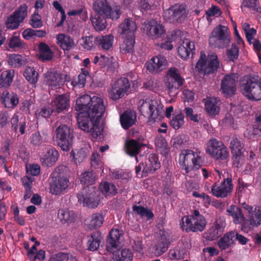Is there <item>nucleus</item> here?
<instances>
[{"label":"nucleus","instance_id":"4d7b16f0","mask_svg":"<svg viewBox=\"0 0 261 261\" xmlns=\"http://www.w3.org/2000/svg\"><path fill=\"white\" fill-rule=\"evenodd\" d=\"M247 98L253 101L261 100V78L253 88L252 91L249 93Z\"/></svg>","mask_w":261,"mask_h":261},{"label":"nucleus","instance_id":"2f4dec72","mask_svg":"<svg viewBox=\"0 0 261 261\" xmlns=\"http://www.w3.org/2000/svg\"><path fill=\"white\" fill-rule=\"evenodd\" d=\"M57 43L64 50H69L75 46L73 39L70 36L59 34L56 37Z\"/></svg>","mask_w":261,"mask_h":261},{"label":"nucleus","instance_id":"9d476101","mask_svg":"<svg viewBox=\"0 0 261 261\" xmlns=\"http://www.w3.org/2000/svg\"><path fill=\"white\" fill-rule=\"evenodd\" d=\"M78 201L90 208H95L98 204V194L94 188H84L77 194Z\"/></svg>","mask_w":261,"mask_h":261},{"label":"nucleus","instance_id":"6ab92c4d","mask_svg":"<svg viewBox=\"0 0 261 261\" xmlns=\"http://www.w3.org/2000/svg\"><path fill=\"white\" fill-rule=\"evenodd\" d=\"M64 74L58 72L54 69H50L45 74L44 81L47 85L53 89L60 87L65 81Z\"/></svg>","mask_w":261,"mask_h":261},{"label":"nucleus","instance_id":"f3484780","mask_svg":"<svg viewBox=\"0 0 261 261\" xmlns=\"http://www.w3.org/2000/svg\"><path fill=\"white\" fill-rule=\"evenodd\" d=\"M260 79L258 75L250 74L244 76L240 80V88L241 92L247 98Z\"/></svg>","mask_w":261,"mask_h":261},{"label":"nucleus","instance_id":"ddd939ff","mask_svg":"<svg viewBox=\"0 0 261 261\" xmlns=\"http://www.w3.org/2000/svg\"><path fill=\"white\" fill-rule=\"evenodd\" d=\"M186 10L182 5L171 6L164 12V17L170 22H181L187 17Z\"/></svg>","mask_w":261,"mask_h":261},{"label":"nucleus","instance_id":"ea45409f","mask_svg":"<svg viewBox=\"0 0 261 261\" xmlns=\"http://www.w3.org/2000/svg\"><path fill=\"white\" fill-rule=\"evenodd\" d=\"M220 63L216 54H213L208 56L207 60L206 74H210L217 71Z\"/></svg>","mask_w":261,"mask_h":261},{"label":"nucleus","instance_id":"5701e85b","mask_svg":"<svg viewBox=\"0 0 261 261\" xmlns=\"http://www.w3.org/2000/svg\"><path fill=\"white\" fill-rule=\"evenodd\" d=\"M59 156V151L51 146L47 149L45 154L40 158V162L43 166L51 167L56 164Z\"/></svg>","mask_w":261,"mask_h":261},{"label":"nucleus","instance_id":"0e129e2a","mask_svg":"<svg viewBox=\"0 0 261 261\" xmlns=\"http://www.w3.org/2000/svg\"><path fill=\"white\" fill-rule=\"evenodd\" d=\"M8 62L13 67H20L24 64L22 56L18 54H14L9 57Z\"/></svg>","mask_w":261,"mask_h":261},{"label":"nucleus","instance_id":"de8ad7c7","mask_svg":"<svg viewBox=\"0 0 261 261\" xmlns=\"http://www.w3.org/2000/svg\"><path fill=\"white\" fill-rule=\"evenodd\" d=\"M82 46L87 50H91L96 47V36L93 35L83 37L80 40Z\"/></svg>","mask_w":261,"mask_h":261},{"label":"nucleus","instance_id":"bf43d9fd","mask_svg":"<svg viewBox=\"0 0 261 261\" xmlns=\"http://www.w3.org/2000/svg\"><path fill=\"white\" fill-rule=\"evenodd\" d=\"M184 115L181 113L172 116L170 120V125L175 129H178L184 124Z\"/></svg>","mask_w":261,"mask_h":261},{"label":"nucleus","instance_id":"cd10ccee","mask_svg":"<svg viewBox=\"0 0 261 261\" xmlns=\"http://www.w3.org/2000/svg\"><path fill=\"white\" fill-rule=\"evenodd\" d=\"M96 39V47L99 50L108 51L112 48L114 37L112 34L97 36Z\"/></svg>","mask_w":261,"mask_h":261},{"label":"nucleus","instance_id":"58836bf2","mask_svg":"<svg viewBox=\"0 0 261 261\" xmlns=\"http://www.w3.org/2000/svg\"><path fill=\"white\" fill-rule=\"evenodd\" d=\"M155 146L157 151L162 155L167 156L168 155L170 149L166 140L162 135H160L155 138Z\"/></svg>","mask_w":261,"mask_h":261},{"label":"nucleus","instance_id":"6e6552de","mask_svg":"<svg viewBox=\"0 0 261 261\" xmlns=\"http://www.w3.org/2000/svg\"><path fill=\"white\" fill-rule=\"evenodd\" d=\"M93 8L96 14L105 16L112 20L118 19L121 15L119 8L118 7L112 8L106 0H96L93 5Z\"/></svg>","mask_w":261,"mask_h":261},{"label":"nucleus","instance_id":"7c9ffc66","mask_svg":"<svg viewBox=\"0 0 261 261\" xmlns=\"http://www.w3.org/2000/svg\"><path fill=\"white\" fill-rule=\"evenodd\" d=\"M136 121V114L131 111H124L120 117V124L122 127L125 129H127L134 125Z\"/></svg>","mask_w":261,"mask_h":261},{"label":"nucleus","instance_id":"052dcab7","mask_svg":"<svg viewBox=\"0 0 261 261\" xmlns=\"http://www.w3.org/2000/svg\"><path fill=\"white\" fill-rule=\"evenodd\" d=\"M166 240L161 239L154 246V253L157 256H161L168 249L169 246Z\"/></svg>","mask_w":261,"mask_h":261},{"label":"nucleus","instance_id":"39448f33","mask_svg":"<svg viewBox=\"0 0 261 261\" xmlns=\"http://www.w3.org/2000/svg\"><path fill=\"white\" fill-rule=\"evenodd\" d=\"M73 138V130L67 125L61 124L55 130V140L63 151L70 150L72 146Z\"/></svg>","mask_w":261,"mask_h":261},{"label":"nucleus","instance_id":"20e7f679","mask_svg":"<svg viewBox=\"0 0 261 261\" xmlns=\"http://www.w3.org/2000/svg\"><path fill=\"white\" fill-rule=\"evenodd\" d=\"M210 45L213 47L224 48L230 42V32L227 27L219 24L211 33L208 39Z\"/></svg>","mask_w":261,"mask_h":261},{"label":"nucleus","instance_id":"dca6fc26","mask_svg":"<svg viewBox=\"0 0 261 261\" xmlns=\"http://www.w3.org/2000/svg\"><path fill=\"white\" fill-rule=\"evenodd\" d=\"M236 86L234 74H227L222 79L220 90L225 97H230L235 94Z\"/></svg>","mask_w":261,"mask_h":261},{"label":"nucleus","instance_id":"393cba45","mask_svg":"<svg viewBox=\"0 0 261 261\" xmlns=\"http://www.w3.org/2000/svg\"><path fill=\"white\" fill-rule=\"evenodd\" d=\"M145 167L143 168L144 174H152L161 167V163L159 160L158 155L156 153H151L148 159L144 162Z\"/></svg>","mask_w":261,"mask_h":261},{"label":"nucleus","instance_id":"f704fd0d","mask_svg":"<svg viewBox=\"0 0 261 261\" xmlns=\"http://www.w3.org/2000/svg\"><path fill=\"white\" fill-rule=\"evenodd\" d=\"M14 74L15 72L13 69L3 71L0 75V88L7 89L10 87L13 82Z\"/></svg>","mask_w":261,"mask_h":261},{"label":"nucleus","instance_id":"423d86ee","mask_svg":"<svg viewBox=\"0 0 261 261\" xmlns=\"http://www.w3.org/2000/svg\"><path fill=\"white\" fill-rule=\"evenodd\" d=\"M226 212L229 216L232 217L234 224H241V230L245 232H248L254 226H257L253 217L250 216L249 219H246L242 210L236 205H230Z\"/></svg>","mask_w":261,"mask_h":261},{"label":"nucleus","instance_id":"b1692460","mask_svg":"<svg viewBox=\"0 0 261 261\" xmlns=\"http://www.w3.org/2000/svg\"><path fill=\"white\" fill-rule=\"evenodd\" d=\"M137 29V25L134 20L127 18L125 19L119 26L118 31L122 37H133Z\"/></svg>","mask_w":261,"mask_h":261},{"label":"nucleus","instance_id":"9b49d317","mask_svg":"<svg viewBox=\"0 0 261 261\" xmlns=\"http://www.w3.org/2000/svg\"><path fill=\"white\" fill-rule=\"evenodd\" d=\"M55 174L51 175L50 182V192L52 194L58 195L63 193L69 186V178L63 174H59L55 176Z\"/></svg>","mask_w":261,"mask_h":261},{"label":"nucleus","instance_id":"2eb2a0df","mask_svg":"<svg viewBox=\"0 0 261 261\" xmlns=\"http://www.w3.org/2000/svg\"><path fill=\"white\" fill-rule=\"evenodd\" d=\"M144 31L148 37L153 39L162 38L166 33L164 26L158 23L154 19L150 20L145 23Z\"/></svg>","mask_w":261,"mask_h":261},{"label":"nucleus","instance_id":"aec40b11","mask_svg":"<svg viewBox=\"0 0 261 261\" xmlns=\"http://www.w3.org/2000/svg\"><path fill=\"white\" fill-rule=\"evenodd\" d=\"M93 62L100 68H106L108 71L111 72L115 71L117 65L113 57L106 56L100 54L94 57Z\"/></svg>","mask_w":261,"mask_h":261},{"label":"nucleus","instance_id":"774afa93","mask_svg":"<svg viewBox=\"0 0 261 261\" xmlns=\"http://www.w3.org/2000/svg\"><path fill=\"white\" fill-rule=\"evenodd\" d=\"M232 154L233 166L237 168L241 167L244 162V156L243 155V152H236L235 153H232Z\"/></svg>","mask_w":261,"mask_h":261},{"label":"nucleus","instance_id":"f03ea898","mask_svg":"<svg viewBox=\"0 0 261 261\" xmlns=\"http://www.w3.org/2000/svg\"><path fill=\"white\" fill-rule=\"evenodd\" d=\"M180 224V228L187 232H201L205 228L206 221L198 210H195L192 215L184 216Z\"/></svg>","mask_w":261,"mask_h":261},{"label":"nucleus","instance_id":"e2e57ef3","mask_svg":"<svg viewBox=\"0 0 261 261\" xmlns=\"http://www.w3.org/2000/svg\"><path fill=\"white\" fill-rule=\"evenodd\" d=\"M21 22L13 13V14L8 17L6 21V25L7 28L15 30L18 28L20 23Z\"/></svg>","mask_w":261,"mask_h":261},{"label":"nucleus","instance_id":"680f3d73","mask_svg":"<svg viewBox=\"0 0 261 261\" xmlns=\"http://www.w3.org/2000/svg\"><path fill=\"white\" fill-rule=\"evenodd\" d=\"M28 8L27 5H21L14 12L13 14L22 22L28 15Z\"/></svg>","mask_w":261,"mask_h":261},{"label":"nucleus","instance_id":"5fc2aeb1","mask_svg":"<svg viewBox=\"0 0 261 261\" xmlns=\"http://www.w3.org/2000/svg\"><path fill=\"white\" fill-rule=\"evenodd\" d=\"M25 79L31 84H35L38 80V73L33 67H27L23 73Z\"/></svg>","mask_w":261,"mask_h":261},{"label":"nucleus","instance_id":"a19ab883","mask_svg":"<svg viewBox=\"0 0 261 261\" xmlns=\"http://www.w3.org/2000/svg\"><path fill=\"white\" fill-rule=\"evenodd\" d=\"M107 17L103 15L96 14L94 16L91 17L92 25L97 31H101L106 29L107 26Z\"/></svg>","mask_w":261,"mask_h":261},{"label":"nucleus","instance_id":"412c9836","mask_svg":"<svg viewBox=\"0 0 261 261\" xmlns=\"http://www.w3.org/2000/svg\"><path fill=\"white\" fill-rule=\"evenodd\" d=\"M147 69L151 73L158 72L164 69L167 65V60L162 56L152 57L145 64Z\"/></svg>","mask_w":261,"mask_h":261},{"label":"nucleus","instance_id":"09e8293b","mask_svg":"<svg viewBox=\"0 0 261 261\" xmlns=\"http://www.w3.org/2000/svg\"><path fill=\"white\" fill-rule=\"evenodd\" d=\"M187 254V250L185 247H176L170 250L169 257L172 260H180L185 257Z\"/></svg>","mask_w":261,"mask_h":261},{"label":"nucleus","instance_id":"13d9d810","mask_svg":"<svg viewBox=\"0 0 261 261\" xmlns=\"http://www.w3.org/2000/svg\"><path fill=\"white\" fill-rule=\"evenodd\" d=\"M54 111H55L53 108L43 107L36 111L35 116L37 119L42 118L47 119L50 117Z\"/></svg>","mask_w":261,"mask_h":261},{"label":"nucleus","instance_id":"7ed1b4c3","mask_svg":"<svg viewBox=\"0 0 261 261\" xmlns=\"http://www.w3.org/2000/svg\"><path fill=\"white\" fill-rule=\"evenodd\" d=\"M200 152H194L190 149H184L179 154V163L186 173L194 168L198 169L202 166V160Z\"/></svg>","mask_w":261,"mask_h":261},{"label":"nucleus","instance_id":"4468645a","mask_svg":"<svg viewBox=\"0 0 261 261\" xmlns=\"http://www.w3.org/2000/svg\"><path fill=\"white\" fill-rule=\"evenodd\" d=\"M233 186L231 178H224L220 186L215 184L212 187L213 195L217 197L224 198L230 195Z\"/></svg>","mask_w":261,"mask_h":261},{"label":"nucleus","instance_id":"f257e3e1","mask_svg":"<svg viewBox=\"0 0 261 261\" xmlns=\"http://www.w3.org/2000/svg\"><path fill=\"white\" fill-rule=\"evenodd\" d=\"M75 109L80 112L76 118L79 127L90 133L92 140L96 141L102 130L99 124L106 110L103 99L97 96L83 95L76 100Z\"/></svg>","mask_w":261,"mask_h":261},{"label":"nucleus","instance_id":"a18cd8bd","mask_svg":"<svg viewBox=\"0 0 261 261\" xmlns=\"http://www.w3.org/2000/svg\"><path fill=\"white\" fill-rule=\"evenodd\" d=\"M99 189L105 196H113L118 193V189L115 185L111 182L105 181L99 185Z\"/></svg>","mask_w":261,"mask_h":261},{"label":"nucleus","instance_id":"6e6d98bb","mask_svg":"<svg viewBox=\"0 0 261 261\" xmlns=\"http://www.w3.org/2000/svg\"><path fill=\"white\" fill-rule=\"evenodd\" d=\"M49 261H77V259L70 253L59 252L51 255Z\"/></svg>","mask_w":261,"mask_h":261},{"label":"nucleus","instance_id":"e433bc0d","mask_svg":"<svg viewBox=\"0 0 261 261\" xmlns=\"http://www.w3.org/2000/svg\"><path fill=\"white\" fill-rule=\"evenodd\" d=\"M234 244V231H230L226 233L218 242L219 248L222 250L227 249Z\"/></svg>","mask_w":261,"mask_h":261},{"label":"nucleus","instance_id":"473e14b6","mask_svg":"<svg viewBox=\"0 0 261 261\" xmlns=\"http://www.w3.org/2000/svg\"><path fill=\"white\" fill-rule=\"evenodd\" d=\"M143 146L140 139H129L125 143V151L131 156H136L139 153L141 148Z\"/></svg>","mask_w":261,"mask_h":261},{"label":"nucleus","instance_id":"69168bd1","mask_svg":"<svg viewBox=\"0 0 261 261\" xmlns=\"http://www.w3.org/2000/svg\"><path fill=\"white\" fill-rule=\"evenodd\" d=\"M230 148L231 153L242 152L243 148L241 139L240 138H233L230 142Z\"/></svg>","mask_w":261,"mask_h":261},{"label":"nucleus","instance_id":"1a4fd4ad","mask_svg":"<svg viewBox=\"0 0 261 261\" xmlns=\"http://www.w3.org/2000/svg\"><path fill=\"white\" fill-rule=\"evenodd\" d=\"M206 152L217 160H224L229 154L227 147L216 138L211 139L207 143Z\"/></svg>","mask_w":261,"mask_h":261},{"label":"nucleus","instance_id":"72a5a7b5","mask_svg":"<svg viewBox=\"0 0 261 261\" xmlns=\"http://www.w3.org/2000/svg\"><path fill=\"white\" fill-rule=\"evenodd\" d=\"M103 222L104 217L100 213L93 214L85 220L86 225L90 230L101 227Z\"/></svg>","mask_w":261,"mask_h":261},{"label":"nucleus","instance_id":"37998d69","mask_svg":"<svg viewBox=\"0 0 261 261\" xmlns=\"http://www.w3.org/2000/svg\"><path fill=\"white\" fill-rule=\"evenodd\" d=\"M124 38L123 43L121 44L120 48L121 51L124 53L132 54L134 51V44L135 43V36L122 37Z\"/></svg>","mask_w":261,"mask_h":261},{"label":"nucleus","instance_id":"8fccbe9b","mask_svg":"<svg viewBox=\"0 0 261 261\" xmlns=\"http://www.w3.org/2000/svg\"><path fill=\"white\" fill-rule=\"evenodd\" d=\"M132 209L135 213L140 215L141 217H146L148 220L152 219L154 216L152 212L147 207L134 205Z\"/></svg>","mask_w":261,"mask_h":261},{"label":"nucleus","instance_id":"603ef678","mask_svg":"<svg viewBox=\"0 0 261 261\" xmlns=\"http://www.w3.org/2000/svg\"><path fill=\"white\" fill-rule=\"evenodd\" d=\"M8 46L13 50L16 51L24 48L25 44L19 36H13L8 40Z\"/></svg>","mask_w":261,"mask_h":261},{"label":"nucleus","instance_id":"864d4df0","mask_svg":"<svg viewBox=\"0 0 261 261\" xmlns=\"http://www.w3.org/2000/svg\"><path fill=\"white\" fill-rule=\"evenodd\" d=\"M133 253L129 249H123L118 251L114 258V261H132Z\"/></svg>","mask_w":261,"mask_h":261},{"label":"nucleus","instance_id":"a878e982","mask_svg":"<svg viewBox=\"0 0 261 261\" xmlns=\"http://www.w3.org/2000/svg\"><path fill=\"white\" fill-rule=\"evenodd\" d=\"M103 238L101 233L99 231L92 232L88 236L87 242V250L90 251H95L98 249L102 243Z\"/></svg>","mask_w":261,"mask_h":261},{"label":"nucleus","instance_id":"4c0bfd02","mask_svg":"<svg viewBox=\"0 0 261 261\" xmlns=\"http://www.w3.org/2000/svg\"><path fill=\"white\" fill-rule=\"evenodd\" d=\"M89 151L86 148L72 150L70 152L72 161L76 165L82 163L88 156Z\"/></svg>","mask_w":261,"mask_h":261},{"label":"nucleus","instance_id":"4be33fe9","mask_svg":"<svg viewBox=\"0 0 261 261\" xmlns=\"http://www.w3.org/2000/svg\"><path fill=\"white\" fill-rule=\"evenodd\" d=\"M123 234L122 231L118 229H112L109 234L106 248L108 252L113 253L118 247L120 238Z\"/></svg>","mask_w":261,"mask_h":261},{"label":"nucleus","instance_id":"338daca9","mask_svg":"<svg viewBox=\"0 0 261 261\" xmlns=\"http://www.w3.org/2000/svg\"><path fill=\"white\" fill-rule=\"evenodd\" d=\"M239 49L236 44H232L230 48L226 52L227 58L229 61H234L239 57Z\"/></svg>","mask_w":261,"mask_h":261},{"label":"nucleus","instance_id":"c85d7f7f","mask_svg":"<svg viewBox=\"0 0 261 261\" xmlns=\"http://www.w3.org/2000/svg\"><path fill=\"white\" fill-rule=\"evenodd\" d=\"M69 99L66 94L57 95L52 101L51 104L55 111L59 113L69 107Z\"/></svg>","mask_w":261,"mask_h":261},{"label":"nucleus","instance_id":"bb28decb","mask_svg":"<svg viewBox=\"0 0 261 261\" xmlns=\"http://www.w3.org/2000/svg\"><path fill=\"white\" fill-rule=\"evenodd\" d=\"M1 99L5 107L14 109L19 102V98L17 94L8 91H4L1 96Z\"/></svg>","mask_w":261,"mask_h":261},{"label":"nucleus","instance_id":"c756f323","mask_svg":"<svg viewBox=\"0 0 261 261\" xmlns=\"http://www.w3.org/2000/svg\"><path fill=\"white\" fill-rule=\"evenodd\" d=\"M224 226L223 223L216 221L213 225L210 228L205 234L206 239L209 241H214L222 235L224 231Z\"/></svg>","mask_w":261,"mask_h":261},{"label":"nucleus","instance_id":"49530a36","mask_svg":"<svg viewBox=\"0 0 261 261\" xmlns=\"http://www.w3.org/2000/svg\"><path fill=\"white\" fill-rule=\"evenodd\" d=\"M58 217L63 223H71L75 220V215L72 211L69 209H60L58 211Z\"/></svg>","mask_w":261,"mask_h":261},{"label":"nucleus","instance_id":"0eeeda50","mask_svg":"<svg viewBox=\"0 0 261 261\" xmlns=\"http://www.w3.org/2000/svg\"><path fill=\"white\" fill-rule=\"evenodd\" d=\"M140 111L143 115L148 116L150 121L155 122L160 120L162 118V107L155 100L149 98L142 100Z\"/></svg>","mask_w":261,"mask_h":261},{"label":"nucleus","instance_id":"c9c22d12","mask_svg":"<svg viewBox=\"0 0 261 261\" xmlns=\"http://www.w3.org/2000/svg\"><path fill=\"white\" fill-rule=\"evenodd\" d=\"M219 100L217 97H210L205 102V110L211 115H217L220 110Z\"/></svg>","mask_w":261,"mask_h":261},{"label":"nucleus","instance_id":"c03bdc74","mask_svg":"<svg viewBox=\"0 0 261 261\" xmlns=\"http://www.w3.org/2000/svg\"><path fill=\"white\" fill-rule=\"evenodd\" d=\"M11 124L12 130L15 133H17L19 127V131L21 135L25 133L26 122L24 120L19 121V117L17 114H14L11 120Z\"/></svg>","mask_w":261,"mask_h":261},{"label":"nucleus","instance_id":"3c124183","mask_svg":"<svg viewBox=\"0 0 261 261\" xmlns=\"http://www.w3.org/2000/svg\"><path fill=\"white\" fill-rule=\"evenodd\" d=\"M132 209L135 213L140 215L141 217H146L148 220L152 219L154 216L152 212L147 207L134 205Z\"/></svg>","mask_w":261,"mask_h":261},{"label":"nucleus","instance_id":"f8f14e48","mask_svg":"<svg viewBox=\"0 0 261 261\" xmlns=\"http://www.w3.org/2000/svg\"><path fill=\"white\" fill-rule=\"evenodd\" d=\"M130 87L128 79L125 77H121L115 82L112 86L109 92L110 97L116 100L122 97Z\"/></svg>","mask_w":261,"mask_h":261},{"label":"nucleus","instance_id":"a211bd4d","mask_svg":"<svg viewBox=\"0 0 261 261\" xmlns=\"http://www.w3.org/2000/svg\"><path fill=\"white\" fill-rule=\"evenodd\" d=\"M167 76V81L166 85L169 89H178L183 85L185 80L181 76L179 70L176 68H170L168 70Z\"/></svg>","mask_w":261,"mask_h":261},{"label":"nucleus","instance_id":"79ce46f5","mask_svg":"<svg viewBox=\"0 0 261 261\" xmlns=\"http://www.w3.org/2000/svg\"><path fill=\"white\" fill-rule=\"evenodd\" d=\"M39 58L42 61H49L53 59V52L49 46L44 42L39 44Z\"/></svg>","mask_w":261,"mask_h":261}]
</instances>
